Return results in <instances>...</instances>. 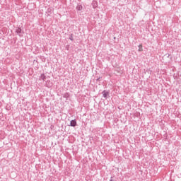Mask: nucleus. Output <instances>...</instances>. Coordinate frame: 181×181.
I'll return each mask as SVG.
<instances>
[{"mask_svg":"<svg viewBox=\"0 0 181 181\" xmlns=\"http://www.w3.org/2000/svg\"><path fill=\"white\" fill-rule=\"evenodd\" d=\"M92 6L94 9H95V8H97V6H98V4L97 3V1H95V0H93L92 1Z\"/></svg>","mask_w":181,"mask_h":181,"instance_id":"5","label":"nucleus"},{"mask_svg":"<svg viewBox=\"0 0 181 181\" xmlns=\"http://www.w3.org/2000/svg\"><path fill=\"white\" fill-rule=\"evenodd\" d=\"M69 39L71 40H74V38L73 37V34H71L70 35V36H69Z\"/></svg>","mask_w":181,"mask_h":181,"instance_id":"8","label":"nucleus"},{"mask_svg":"<svg viewBox=\"0 0 181 181\" xmlns=\"http://www.w3.org/2000/svg\"><path fill=\"white\" fill-rule=\"evenodd\" d=\"M139 52H142V45H139Z\"/></svg>","mask_w":181,"mask_h":181,"instance_id":"9","label":"nucleus"},{"mask_svg":"<svg viewBox=\"0 0 181 181\" xmlns=\"http://www.w3.org/2000/svg\"><path fill=\"white\" fill-rule=\"evenodd\" d=\"M63 98H66V100H68L69 98L70 97V93H65L62 94Z\"/></svg>","mask_w":181,"mask_h":181,"instance_id":"4","label":"nucleus"},{"mask_svg":"<svg viewBox=\"0 0 181 181\" xmlns=\"http://www.w3.org/2000/svg\"><path fill=\"white\" fill-rule=\"evenodd\" d=\"M77 125V121L76 119H72L70 122V126L71 127H76Z\"/></svg>","mask_w":181,"mask_h":181,"instance_id":"3","label":"nucleus"},{"mask_svg":"<svg viewBox=\"0 0 181 181\" xmlns=\"http://www.w3.org/2000/svg\"><path fill=\"white\" fill-rule=\"evenodd\" d=\"M76 9H77L78 11H82V10H83V6H81V5H78V6H76Z\"/></svg>","mask_w":181,"mask_h":181,"instance_id":"7","label":"nucleus"},{"mask_svg":"<svg viewBox=\"0 0 181 181\" xmlns=\"http://www.w3.org/2000/svg\"><path fill=\"white\" fill-rule=\"evenodd\" d=\"M16 33L18 35V36H23V30H22V28H18L16 30Z\"/></svg>","mask_w":181,"mask_h":181,"instance_id":"1","label":"nucleus"},{"mask_svg":"<svg viewBox=\"0 0 181 181\" xmlns=\"http://www.w3.org/2000/svg\"><path fill=\"white\" fill-rule=\"evenodd\" d=\"M102 94H103V98H105V100H107V97H108V95H110V92L105 90L102 92Z\"/></svg>","mask_w":181,"mask_h":181,"instance_id":"2","label":"nucleus"},{"mask_svg":"<svg viewBox=\"0 0 181 181\" xmlns=\"http://www.w3.org/2000/svg\"><path fill=\"white\" fill-rule=\"evenodd\" d=\"M40 80H42V81H46V76L45 75V74L40 75Z\"/></svg>","mask_w":181,"mask_h":181,"instance_id":"6","label":"nucleus"}]
</instances>
